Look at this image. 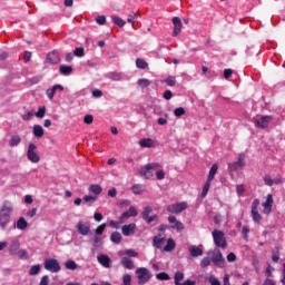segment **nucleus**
<instances>
[{"label":"nucleus","instance_id":"obj_1","mask_svg":"<svg viewBox=\"0 0 285 285\" xmlns=\"http://www.w3.org/2000/svg\"><path fill=\"white\" fill-rule=\"evenodd\" d=\"M10 215H12V203L4 202L0 209V228L1 230H6L8 228V224H10Z\"/></svg>","mask_w":285,"mask_h":285},{"label":"nucleus","instance_id":"obj_2","mask_svg":"<svg viewBox=\"0 0 285 285\" xmlns=\"http://www.w3.org/2000/svg\"><path fill=\"white\" fill-rule=\"evenodd\" d=\"M207 255L212 259L214 266H217V268H224L226 259L224 258V255L222 254V250H219V248H214L209 250Z\"/></svg>","mask_w":285,"mask_h":285},{"label":"nucleus","instance_id":"obj_3","mask_svg":"<svg viewBox=\"0 0 285 285\" xmlns=\"http://www.w3.org/2000/svg\"><path fill=\"white\" fill-rule=\"evenodd\" d=\"M212 236H213L214 244H215L216 248H227L228 247V242L226 240V236H225L224 232H222L219 229H215L214 232H212Z\"/></svg>","mask_w":285,"mask_h":285},{"label":"nucleus","instance_id":"obj_4","mask_svg":"<svg viewBox=\"0 0 285 285\" xmlns=\"http://www.w3.org/2000/svg\"><path fill=\"white\" fill-rule=\"evenodd\" d=\"M27 159L31 161V164H39L41 161V157L39 153H37V145L30 142L27 150Z\"/></svg>","mask_w":285,"mask_h":285},{"label":"nucleus","instance_id":"obj_5","mask_svg":"<svg viewBox=\"0 0 285 285\" xmlns=\"http://www.w3.org/2000/svg\"><path fill=\"white\" fill-rule=\"evenodd\" d=\"M136 275L138 277V284H147V282H150V278L153 277V274L146 267L137 268Z\"/></svg>","mask_w":285,"mask_h":285},{"label":"nucleus","instance_id":"obj_6","mask_svg":"<svg viewBox=\"0 0 285 285\" xmlns=\"http://www.w3.org/2000/svg\"><path fill=\"white\" fill-rule=\"evenodd\" d=\"M244 166H246V155L239 154L237 161L228 164V171L235 173L242 170Z\"/></svg>","mask_w":285,"mask_h":285},{"label":"nucleus","instance_id":"obj_7","mask_svg":"<svg viewBox=\"0 0 285 285\" xmlns=\"http://www.w3.org/2000/svg\"><path fill=\"white\" fill-rule=\"evenodd\" d=\"M45 269L49 271V273H59L61 271V265H59V261L55 258H47L43 263Z\"/></svg>","mask_w":285,"mask_h":285},{"label":"nucleus","instance_id":"obj_8","mask_svg":"<svg viewBox=\"0 0 285 285\" xmlns=\"http://www.w3.org/2000/svg\"><path fill=\"white\" fill-rule=\"evenodd\" d=\"M77 233L87 237L88 235H92V230L90 229V222L80 220L76 225Z\"/></svg>","mask_w":285,"mask_h":285},{"label":"nucleus","instance_id":"obj_9","mask_svg":"<svg viewBox=\"0 0 285 285\" xmlns=\"http://www.w3.org/2000/svg\"><path fill=\"white\" fill-rule=\"evenodd\" d=\"M159 165L157 164H147L144 167L140 168L139 170V175L140 177H144V179H150L153 178V170H155V168H157Z\"/></svg>","mask_w":285,"mask_h":285},{"label":"nucleus","instance_id":"obj_10","mask_svg":"<svg viewBox=\"0 0 285 285\" xmlns=\"http://www.w3.org/2000/svg\"><path fill=\"white\" fill-rule=\"evenodd\" d=\"M188 208V204L186 202L176 203L167 206V213H173L174 215H179V213H184Z\"/></svg>","mask_w":285,"mask_h":285},{"label":"nucleus","instance_id":"obj_11","mask_svg":"<svg viewBox=\"0 0 285 285\" xmlns=\"http://www.w3.org/2000/svg\"><path fill=\"white\" fill-rule=\"evenodd\" d=\"M257 208H259V198H255L252 203V219L255 224H259V222H262V215Z\"/></svg>","mask_w":285,"mask_h":285},{"label":"nucleus","instance_id":"obj_12","mask_svg":"<svg viewBox=\"0 0 285 285\" xmlns=\"http://www.w3.org/2000/svg\"><path fill=\"white\" fill-rule=\"evenodd\" d=\"M273 212V194H268L266 200L263 203L264 215H271Z\"/></svg>","mask_w":285,"mask_h":285},{"label":"nucleus","instance_id":"obj_13","mask_svg":"<svg viewBox=\"0 0 285 285\" xmlns=\"http://www.w3.org/2000/svg\"><path fill=\"white\" fill-rule=\"evenodd\" d=\"M138 213H137V208L135 207H130L129 210L124 212L119 219H120V224H124V222H128V219H130V217H137Z\"/></svg>","mask_w":285,"mask_h":285},{"label":"nucleus","instance_id":"obj_14","mask_svg":"<svg viewBox=\"0 0 285 285\" xmlns=\"http://www.w3.org/2000/svg\"><path fill=\"white\" fill-rule=\"evenodd\" d=\"M273 120L272 116H262L259 119L255 120L256 128H268V124Z\"/></svg>","mask_w":285,"mask_h":285},{"label":"nucleus","instance_id":"obj_15","mask_svg":"<svg viewBox=\"0 0 285 285\" xmlns=\"http://www.w3.org/2000/svg\"><path fill=\"white\" fill-rule=\"evenodd\" d=\"M135 230H137V224L135 223L124 225L121 227V233L125 237H130V235H135Z\"/></svg>","mask_w":285,"mask_h":285},{"label":"nucleus","instance_id":"obj_16","mask_svg":"<svg viewBox=\"0 0 285 285\" xmlns=\"http://www.w3.org/2000/svg\"><path fill=\"white\" fill-rule=\"evenodd\" d=\"M89 244H91V253H95L96 250H99L102 246L101 237L99 236H94L89 238Z\"/></svg>","mask_w":285,"mask_h":285},{"label":"nucleus","instance_id":"obj_17","mask_svg":"<svg viewBox=\"0 0 285 285\" xmlns=\"http://www.w3.org/2000/svg\"><path fill=\"white\" fill-rule=\"evenodd\" d=\"M97 259H98V264H100V266H102L104 268H110L112 264V259H110L106 254H101L97 256Z\"/></svg>","mask_w":285,"mask_h":285},{"label":"nucleus","instance_id":"obj_18","mask_svg":"<svg viewBox=\"0 0 285 285\" xmlns=\"http://www.w3.org/2000/svg\"><path fill=\"white\" fill-rule=\"evenodd\" d=\"M168 222H169V224H174V225L171 226V228H173L174 230H177L178 233H181V230H184V223L177 220V217H175V216H169V217H168Z\"/></svg>","mask_w":285,"mask_h":285},{"label":"nucleus","instance_id":"obj_19","mask_svg":"<svg viewBox=\"0 0 285 285\" xmlns=\"http://www.w3.org/2000/svg\"><path fill=\"white\" fill-rule=\"evenodd\" d=\"M173 23H174L173 37H177V35L181 32V28H183L181 19L179 17H174Z\"/></svg>","mask_w":285,"mask_h":285},{"label":"nucleus","instance_id":"obj_20","mask_svg":"<svg viewBox=\"0 0 285 285\" xmlns=\"http://www.w3.org/2000/svg\"><path fill=\"white\" fill-rule=\"evenodd\" d=\"M120 265L127 271H135V262L129 257H122L120 261Z\"/></svg>","mask_w":285,"mask_h":285},{"label":"nucleus","instance_id":"obj_21","mask_svg":"<svg viewBox=\"0 0 285 285\" xmlns=\"http://www.w3.org/2000/svg\"><path fill=\"white\" fill-rule=\"evenodd\" d=\"M47 61L49 63H53L57 65L61 61V59L59 58V52L57 51H51L47 55Z\"/></svg>","mask_w":285,"mask_h":285},{"label":"nucleus","instance_id":"obj_22","mask_svg":"<svg viewBox=\"0 0 285 285\" xmlns=\"http://www.w3.org/2000/svg\"><path fill=\"white\" fill-rule=\"evenodd\" d=\"M19 248H21V242H19L18 239L12 240L9 246V254L17 255V252L20 250Z\"/></svg>","mask_w":285,"mask_h":285},{"label":"nucleus","instance_id":"obj_23","mask_svg":"<svg viewBox=\"0 0 285 285\" xmlns=\"http://www.w3.org/2000/svg\"><path fill=\"white\" fill-rule=\"evenodd\" d=\"M189 254L191 257H202V255H204V249H202V245L199 247L193 245L189 247Z\"/></svg>","mask_w":285,"mask_h":285},{"label":"nucleus","instance_id":"obj_24","mask_svg":"<svg viewBox=\"0 0 285 285\" xmlns=\"http://www.w3.org/2000/svg\"><path fill=\"white\" fill-rule=\"evenodd\" d=\"M138 144L141 148H153L155 141L150 138H142Z\"/></svg>","mask_w":285,"mask_h":285},{"label":"nucleus","instance_id":"obj_25","mask_svg":"<svg viewBox=\"0 0 285 285\" xmlns=\"http://www.w3.org/2000/svg\"><path fill=\"white\" fill-rule=\"evenodd\" d=\"M14 227L18 228V230H26V228H28V222L26 218L20 217L17 224H14Z\"/></svg>","mask_w":285,"mask_h":285},{"label":"nucleus","instance_id":"obj_26","mask_svg":"<svg viewBox=\"0 0 285 285\" xmlns=\"http://www.w3.org/2000/svg\"><path fill=\"white\" fill-rule=\"evenodd\" d=\"M177 244L175 243V239L168 238L166 246L164 247L165 253H171V250H175V247Z\"/></svg>","mask_w":285,"mask_h":285},{"label":"nucleus","instance_id":"obj_27","mask_svg":"<svg viewBox=\"0 0 285 285\" xmlns=\"http://www.w3.org/2000/svg\"><path fill=\"white\" fill-rule=\"evenodd\" d=\"M43 127L41 125H35L33 126V136L37 137V139H41L43 137Z\"/></svg>","mask_w":285,"mask_h":285},{"label":"nucleus","instance_id":"obj_28","mask_svg":"<svg viewBox=\"0 0 285 285\" xmlns=\"http://www.w3.org/2000/svg\"><path fill=\"white\" fill-rule=\"evenodd\" d=\"M166 242V238L163 237V238H159L158 236H154L153 238V246L155 248H161V246H164V243Z\"/></svg>","mask_w":285,"mask_h":285},{"label":"nucleus","instance_id":"obj_29","mask_svg":"<svg viewBox=\"0 0 285 285\" xmlns=\"http://www.w3.org/2000/svg\"><path fill=\"white\" fill-rule=\"evenodd\" d=\"M121 234L119 232H114L110 235V242H112V244H121Z\"/></svg>","mask_w":285,"mask_h":285},{"label":"nucleus","instance_id":"obj_30","mask_svg":"<svg viewBox=\"0 0 285 285\" xmlns=\"http://www.w3.org/2000/svg\"><path fill=\"white\" fill-rule=\"evenodd\" d=\"M217 170H219V166L217 164H214L209 170V175L207 177V179L209 181H213V179H215V176L217 175Z\"/></svg>","mask_w":285,"mask_h":285},{"label":"nucleus","instance_id":"obj_31","mask_svg":"<svg viewBox=\"0 0 285 285\" xmlns=\"http://www.w3.org/2000/svg\"><path fill=\"white\" fill-rule=\"evenodd\" d=\"M20 144H21V137L19 135L12 136L11 139L9 140V146H11V148L19 146Z\"/></svg>","mask_w":285,"mask_h":285},{"label":"nucleus","instance_id":"obj_32","mask_svg":"<svg viewBox=\"0 0 285 285\" xmlns=\"http://www.w3.org/2000/svg\"><path fill=\"white\" fill-rule=\"evenodd\" d=\"M111 20L119 28H124V26H126V20L121 19L119 16H111Z\"/></svg>","mask_w":285,"mask_h":285},{"label":"nucleus","instance_id":"obj_33","mask_svg":"<svg viewBox=\"0 0 285 285\" xmlns=\"http://www.w3.org/2000/svg\"><path fill=\"white\" fill-rule=\"evenodd\" d=\"M104 189L99 186V185H90L89 186V193H91L92 195H101V191Z\"/></svg>","mask_w":285,"mask_h":285},{"label":"nucleus","instance_id":"obj_34","mask_svg":"<svg viewBox=\"0 0 285 285\" xmlns=\"http://www.w3.org/2000/svg\"><path fill=\"white\" fill-rule=\"evenodd\" d=\"M65 267L67 268V271H77V268H79V265H77L75 261H67L65 263Z\"/></svg>","mask_w":285,"mask_h":285},{"label":"nucleus","instance_id":"obj_35","mask_svg":"<svg viewBox=\"0 0 285 285\" xmlns=\"http://www.w3.org/2000/svg\"><path fill=\"white\" fill-rule=\"evenodd\" d=\"M60 72L62 75H65L66 77H68V75L72 73V67L71 66L61 65L60 66Z\"/></svg>","mask_w":285,"mask_h":285},{"label":"nucleus","instance_id":"obj_36","mask_svg":"<svg viewBox=\"0 0 285 285\" xmlns=\"http://www.w3.org/2000/svg\"><path fill=\"white\" fill-rule=\"evenodd\" d=\"M184 279V273L183 272H176L174 276V283L175 285H181L180 282Z\"/></svg>","mask_w":285,"mask_h":285},{"label":"nucleus","instance_id":"obj_37","mask_svg":"<svg viewBox=\"0 0 285 285\" xmlns=\"http://www.w3.org/2000/svg\"><path fill=\"white\" fill-rule=\"evenodd\" d=\"M163 82L166 83L169 87H173V86H175V83H177V77L169 76L165 80H163Z\"/></svg>","mask_w":285,"mask_h":285},{"label":"nucleus","instance_id":"obj_38","mask_svg":"<svg viewBox=\"0 0 285 285\" xmlns=\"http://www.w3.org/2000/svg\"><path fill=\"white\" fill-rule=\"evenodd\" d=\"M108 78L111 79V81H121V73L112 71L108 73Z\"/></svg>","mask_w":285,"mask_h":285},{"label":"nucleus","instance_id":"obj_39","mask_svg":"<svg viewBox=\"0 0 285 285\" xmlns=\"http://www.w3.org/2000/svg\"><path fill=\"white\" fill-rule=\"evenodd\" d=\"M156 279H159V282H168L170 276L166 272H161L156 275Z\"/></svg>","mask_w":285,"mask_h":285},{"label":"nucleus","instance_id":"obj_40","mask_svg":"<svg viewBox=\"0 0 285 285\" xmlns=\"http://www.w3.org/2000/svg\"><path fill=\"white\" fill-rule=\"evenodd\" d=\"M136 66H137V68H139L140 70H146V67L148 66V62H146V60H144V59L138 58V59L136 60Z\"/></svg>","mask_w":285,"mask_h":285},{"label":"nucleus","instance_id":"obj_41","mask_svg":"<svg viewBox=\"0 0 285 285\" xmlns=\"http://www.w3.org/2000/svg\"><path fill=\"white\" fill-rule=\"evenodd\" d=\"M41 272V265H32L31 268L29 269V275H39Z\"/></svg>","mask_w":285,"mask_h":285},{"label":"nucleus","instance_id":"obj_42","mask_svg":"<svg viewBox=\"0 0 285 285\" xmlns=\"http://www.w3.org/2000/svg\"><path fill=\"white\" fill-rule=\"evenodd\" d=\"M82 200L88 204V206H92V204L97 202V196H83Z\"/></svg>","mask_w":285,"mask_h":285},{"label":"nucleus","instance_id":"obj_43","mask_svg":"<svg viewBox=\"0 0 285 285\" xmlns=\"http://www.w3.org/2000/svg\"><path fill=\"white\" fill-rule=\"evenodd\" d=\"M272 261L274 262V264H277V262H279V248L278 247H276L272 252Z\"/></svg>","mask_w":285,"mask_h":285},{"label":"nucleus","instance_id":"obj_44","mask_svg":"<svg viewBox=\"0 0 285 285\" xmlns=\"http://www.w3.org/2000/svg\"><path fill=\"white\" fill-rule=\"evenodd\" d=\"M150 213H153V207L146 206L141 213L142 219H148Z\"/></svg>","mask_w":285,"mask_h":285},{"label":"nucleus","instance_id":"obj_45","mask_svg":"<svg viewBox=\"0 0 285 285\" xmlns=\"http://www.w3.org/2000/svg\"><path fill=\"white\" fill-rule=\"evenodd\" d=\"M36 117L38 119H43L46 117V107H39L38 111L36 112Z\"/></svg>","mask_w":285,"mask_h":285},{"label":"nucleus","instance_id":"obj_46","mask_svg":"<svg viewBox=\"0 0 285 285\" xmlns=\"http://www.w3.org/2000/svg\"><path fill=\"white\" fill-rule=\"evenodd\" d=\"M131 190L134 195H141V193H144V187L141 185H134Z\"/></svg>","mask_w":285,"mask_h":285},{"label":"nucleus","instance_id":"obj_47","mask_svg":"<svg viewBox=\"0 0 285 285\" xmlns=\"http://www.w3.org/2000/svg\"><path fill=\"white\" fill-rule=\"evenodd\" d=\"M132 284V276L129 274H125L122 276V284L121 285H131Z\"/></svg>","mask_w":285,"mask_h":285},{"label":"nucleus","instance_id":"obj_48","mask_svg":"<svg viewBox=\"0 0 285 285\" xmlns=\"http://www.w3.org/2000/svg\"><path fill=\"white\" fill-rule=\"evenodd\" d=\"M210 262H213V261L210 259V256L204 257V258L200 261V268H207V266L210 265Z\"/></svg>","mask_w":285,"mask_h":285},{"label":"nucleus","instance_id":"obj_49","mask_svg":"<svg viewBox=\"0 0 285 285\" xmlns=\"http://www.w3.org/2000/svg\"><path fill=\"white\" fill-rule=\"evenodd\" d=\"M207 282H209L212 285H222V282H219V278L215 277V275H210L207 278Z\"/></svg>","mask_w":285,"mask_h":285},{"label":"nucleus","instance_id":"obj_50","mask_svg":"<svg viewBox=\"0 0 285 285\" xmlns=\"http://www.w3.org/2000/svg\"><path fill=\"white\" fill-rule=\"evenodd\" d=\"M138 86H140V88H148V86H150V80L141 78L138 80Z\"/></svg>","mask_w":285,"mask_h":285},{"label":"nucleus","instance_id":"obj_51","mask_svg":"<svg viewBox=\"0 0 285 285\" xmlns=\"http://www.w3.org/2000/svg\"><path fill=\"white\" fill-rule=\"evenodd\" d=\"M175 117H183V115H186V109L184 107H178L174 110Z\"/></svg>","mask_w":285,"mask_h":285},{"label":"nucleus","instance_id":"obj_52","mask_svg":"<svg viewBox=\"0 0 285 285\" xmlns=\"http://www.w3.org/2000/svg\"><path fill=\"white\" fill-rule=\"evenodd\" d=\"M248 233H250V228H248V226H243L242 236L246 242H248Z\"/></svg>","mask_w":285,"mask_h":285},{"label":"nucleus","instance_id":"obj_53","mask_svg":"<svg viewBox=\"0 0 285 285\" xmlns=\"http://www.w3.org/2000/svg\"><path fill=\"white\" fill-rule=\"evenodd\" d=\"M55 92H57V91L55 90L53 87L47 89L46 95H47L48 99H50V100L55 99Z\"/></svg>","mask_w":285,"mask_h":285},{"label":"nucleus","instance_id":"obj_54","mask_svg":"<svg viewBox=\"0 0 285 285\" xmlns=\"http://www.w3.org/2000/svg\"><path fill=\"white\" fill-rule=\"evenodd\" d=\"M104 230H106V223L99 225V226L96 228L95 233H96V235H104Z\"/></svg>","mask_w":285,"mask_h":285},{"label":"nucleus","instance_id":"obj_55","mask_svg":"<svg viewBox=\"0 0 285 285\" xmlns=\"http://www.w3.org/2000/svg\"><path fill=\"white\" fill-rule=\"evenodd\" d=\"M73 55L76 57H83V55H85L83 47L76 48L75 51H73Z\"/></svg>","mask_w":285,"mask_h":285},{"label":"nucleus","instance_id":"obj_56","mask_svg":"<svg viewBox=\"0 0 285 285\" xmlns=\"http://www.w3.org/2000/svg\"><path fill=\"white\" fill-rule=\"evenodd\" d=\"M125 255H127V257H138V253L137 252H135L134 249H126L125 250Z\"/></svg>","mask_w":285,"mask_h":285},{"label":"nucleus","instance_id":"obj_57","mask_svg":"<svg viewBox=\"0 0 285 285\" xmlns=\"http://www.w3.org/2000/svg\"><path fill=\"white\" fill-rule=\"evenodd\" d=\"M16 255L19 257V259H26V257H28L26 249L18 250Z\"/></svg>","mask_w":285,"mask_h":285},{"label":"nucleus","instance_id":"obj_58","mask_svg":"<svg viewBox=\"0 0 285 285\" xmlns=\"http://www.w3.org/2000/svg\"><path fill=\"white\" fill-rule=\"evenodd\" d=\"M96 22L98 23V26H105L106 24V16H98L96 18Z\"/></svg>","mask_w":285,"mask_h":285},{"label":"nucleus","instance_id":"obj_59","mask_svg":"<svg viewBox=\"0 0 285 285\" xmlns=\"http://www.w3.org/2000/svg\"><path fill=\"white\" fill-rule=\"evenodd\" d=\"M142 219L147 224H153V222H156V219H158V217H157V215H154V216H147V218H142Z\"/></svg>","mask_w":285,"mask_h":285},{"label":"nucleus","instance_id":"obj_60","mask_svg":"<svg viewBox=\"0 0 285 285\" xmlns=\"http://www.w3.org/2000/svg\"><path fill=\"white\" fill-rule=\"evenodd\" d=\"M48 284H50V277L48 275L42 276L39 285H48Z\"/></svg>","mask_w":285,"mask_h":285},{"label":"nucleus","instance_id":"obj_61","mask_svg":"<svg viewBox=\"0 0 285 285\" xmlns=\"http://www.w3.org/2000/svg\"><path fill=\"white\" fill-rule=\"evenodd\" d=\"M264 183H265L266 186H273L274 181H273V178L269 175H266L264 177Z\"/></svg>","mask_w":285,"mask_h":285},{"label":"nucleus","instance_id":"obj_62","mask_svg":"<svg viewBox=\"0 0 285 285\" xmlns=\"http://www.w3.org/2000/svg\"><path fill=\"white\" fill-rule=\"evenodd\" d=\"M164 99H166L167 101H170V99H173V91L170 90H166L163 95Z\"/></svg>","mask_w":285,"mask_h":285},{"label":"nucleus","instance_id":"obj_63","mask_svg":"<svg viewBox=\"0 0 285 285\" xmlns=\"http://www.w3.org/2000/svg\"><path fill=\"white\" fill-rule=\"evenodd\" d=\"M85 124H92V121H95V118L92 117V115H86L83 118Z\"/></svg>","mask_w":285,"mask_h":285},{"label":"nucleus","instance_id":"obj_64","mask_svg":"<svg viewBox=\"0 0 285 285\" xmlns=\"http://www.w3.org/2000/svg\"><path fill=\"white\" fill-rule=\"evenodd\" d=\"M35 215H37V208H32L29 212H27L26 216L29 217L30 219H32V217H35Z\"/></svg>","mask_w":285,"mask_h":285}]
</instances>
